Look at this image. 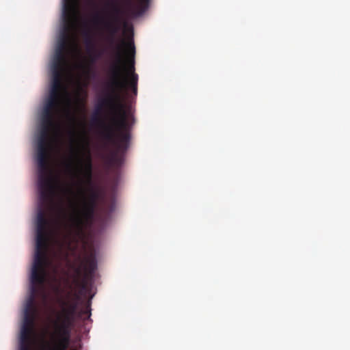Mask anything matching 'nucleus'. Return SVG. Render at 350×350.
Masks as SVG:
<instances>
[{
  "label": "nucleus",
  "mask_w": 350,
  "mask_h": 350,
  "mask_svg": "<svg viewBox=\"0 0 350 350\" xmlns=\"http://www.w3.org/2000/svg\"><path fill=\"white\" fill-rule=\"evenodd\" d=\"M111 12L105 18L96 14L93 17V23L100 26L105 33L108 49L115 57V62L109 69V79L107 83V92L100 98L96 107L97 110L107 108L112 114V126L105 129L104 138L114 144L118 151H125L130 140L129 125L127 113L123 102L122 95H127L129 91L136 96L137 94L138 75L135 72V45L133 40L120 44L116 42V34L121 25L125 24L122 18L123 9L116 0H110L108 4Z\"/></svg>",
  "instance_id": "nucleus-1"
},
{
  "label": "nucleus",
  "mask_w": 350,
  "mask_h": 350,
  "mask_svg": "<svg viewBox=\"0 0 350 350\" xmlns=\"http://www.w3.org/2000/svg\"><path fill=\"white\" fill-rule=\"evenodd\" d=\"M49 226L46 213L40 207L36 216V251L30 276V295L27 299L24 317L20 332L19 350H31L38 309L36 298L39 289L46 281L49 259L48 228ZM61 312L54 323V331L49 334L48 340H44L41 350H67L70 344V327L77 313L78 303L60 299Z\"/></svg>",
  "instance_id": "nucleus-2"
},
{
  "label": "nucleus",
  "mask_w": 350,
  "mask_h": 350,
  "mask_svg": "<svg viewBox=\"0 0 350 350\" xmlns=\"http://www.w3.org/2000/svg\"><path fill=\"white\" fill-rule=\"evenodd\" d=\"M89 195L84 198V191L80 189L83 200L80 208L76 204H71L72 213L68 216L64 209H60L59 223L66 232V237L72 241H77L85 236V230L90 228L94 221L97 202L100 197L98 189L91 187Z\"/></svg>",
  "instance_id": "nucleus-3"
},
{
  "label": "nucleus",
  "mask_w": 350,
  "mask_h": 350,
  "mask_svg": "<svg viewBox=\"0 0 350 350\" xmlns=\"http://www.w3.org/2000/svg\"><path fill=\"white\" fill-rule=\"evenodd\" d=\"M53 129L41 127L37 140L36 161L38 174L40 199L48 202L54 194L58 180L52 178L49 169L50 133Z\"/></svg>",
  "instance_id": "nucleus-4"
},
{
  "label": "nucleus",
  "mask_w": 350,
  "mask_h": 350,
  "mask_svg": "<svg viewBox=\"0 0 350 350\" xmlns=\"http://www.w3.org/2000/svg\"><path fill=\"white\" fill-rule=\"evenodd\" d=\"M64 27L59 36L55 50L70 53L74 46L71 32L76 21L75 0H64Z\"/></svg>",
  "instance_id": "nucleus-5"
},
{
  "label": "nucleus",
  "mask_w": 350,
  "mask_h": 350,
  "mask_svg": "<svg viewBox=\"0 0 350 350\" xmlns=\"http://www.w3.org/2000/svg\"><path fill=\"white\" fill-rule=\"evenodd\" d=\"M96 269L97 261L95 254L90 253L85 257L81 266L76 269V273L78 275H81L82 269L83 271V279L82 282L83 288H85L87 281L93 278Z\"/></svg>",
  "instance_id": "nucleus-6"
},
{
  "label": "nucleus",
  "mask_w": 350,
  "mask_h": 350,
  "mask_svg": "<svg viewBox=\"0 0 350 350\" xmlns=\"http://www.w3.org/2000/svg\"><path fill=\"white\" fill-rule=\"evenodd\" d=\"M75 157L77 159L78 163L80 165V168L79 169V172L83 175L85 183L89 185H92V163L90 157L89 156L86 161L83 163L81 160L79 159L77 155H75Z\"/></svg>",
  "instance_id": "nucleus-7"
},
{
  "label": "nucleus",
  "mask_w": 350,
  "mask_h": 350,
  "mask_svg": "<svg viewBox=\"0 0 350 350\" xmlns=\"http://www.w3.org/2000/svg\"><path fill=\"white\" fill-rule=\"evenodd\" d=\"M69 53L66 51L55 50L51 70H64V68L68 63V55Z\"/></svg>",
  "instance_id": "nucleus-8"
},
{
  "label": "nucleus",
  "mask_w": 350,
  "mask_h": 350,
  "mask_svg": "<svg viewBox=\"0 0 350 350\" xmlns=\"http://www.w3.org/2000/svg\"><path fill=\"white\" fill-rule=\"evenodd\" d=\"M52 82L50 92L57 94H61L63 90L62 77L64 70H51Z\"/></svg>",
  "instance_id": "nucleus-9"
},
{
  "label": "nucleus",
  "mask_w": 350,
  "mask_h": 350,
  "mask_svg": "<svg viewBox=\"0 0 350 350\" xmlns=\"http://www.w3.org/2000/svg\"><path fill=\"white\" fill-rule=\"evenodd\" d=\"M61 96V94L49 92V95L44 106L57 109L59 106Z\"/></svg>",
  "instance_id": "nucleus-10"
},
{
  "label": "nucleus",
  "mask_w": 350,
  "mask_h": 350,
  "mask_svg": "<svg viewBox=\"0 0 350 350\" xmlns=\"http://www.w3.org/2000/svg\"><path fill=\"white\" fill-rule=\"evenodd\" d=\"M85 44L87 46L88 51L89 52H93L92 53L90 57L92 62H94L96 60H97L99 57H101V55L104 53V50L96 51L95 50H93V44L90 38H87L85 40Z\"/></svg>",
  "instance_id": "nucleus-11"
},
{
  "label": "nucleus",
  "mask_w": 350,
  "mask_h": 350,
  "mask_svg": "<svg viewBox=\"0 0 350 350\" xmlns=\"http://www.w3.org/2000/svg\"><path fill=\"white\" fill-rule=\"evenodd\" d=\"M41 127L56 129L58 132L60 131V126L55 122V118H42Z\"/></svg>",
  "instance_id": "nucleus-12"
},
{
  "label": "nucleus",
  "mask_w": 350,
  "mask_h": 350,
  "mask_svg": "<svg viewBox=\"0 0 350 350\" xmlns=\"http://www.w3.org/2000/svg\"><path fill=\"white\" fill-rule=\"evenodd\" d=\"M56 110L55 109L44 106L42 118H55V111Z\"/></svg>",
  "instance_id": "nucleus-13"
},
{
  "label": "nucleus",
  "mask_w": 350,
  "mask_h": 350,
  "mask_svg": "<svg viewBox=\"0 0 350 350\" xmlns=\"http://www.w3.org/2000/svg\"><path fill=\"white\" fill-rule=\"evenodd\" d=\"M68 119H69V120L70 121V122L72 124V128L70 130L69 133L72 136V137H73L75 136V129H74V124L75 122V118L74 117V116H72V115L69 113L68 114Z\"/></svg>",
  "instance_id": "nucleus-14"
},
{
  "label": "nucleus",
  "mask_w": 350,
  "mask_h": 350,
  "mask_svg": "<svg viewBox=\"0 0 350 350\" xmlns=\"http://www.w3.org/2000/svg\"><path fill=\"white\" fill-rule=\"evenodd\" d=\"M90 303L88 302V305L86 306L85 308L83 310L81 313L84 314H88L89 317L90 316Z\"/></svg>",
  "instance_id": "nucleus-15"
},
{
  "label": "nucleus",
  "mask_w": 350,
  "mask_h": 350,
  "mask_svg": "<svg viewBox=\"0 0 350 350\" xmlns=\"http://www.w3.org/2000/svg\"><path fill=\"white\" fill-rule=\"evenodd\" d=\"M135 1L142 7L146 6L149 2V0H135Z\"/></svg>",
  "instance_id": "nucleus-16"
},
{
  "label": "nucleus",
  "mask_w": 350,
  "mask_h": 350,
  "mask_svg": "<svg viewBox=\"0 0 350 350\" xmlns=\"http://www.w3.org/2000/svg\"><path fill=\"white\" fill-rule=\"evenodd\" d=\"M112 160L116 163H119L120 162V159L118 157L117 154L115 153L112 157Z\"/></svg>",
  "instance_id": "nucleus-17"
},
{
  "label": "nucleus",
  "mask_w": 350,
  "mask_h": 350,
  "mask_svg": "<svg viewBox=\"0 0 350 350\" xmlns=\"http://www.w3.org/2000/svg\"><path fill=\"white\" fill-rule=\"evenodd\" d=\"M89 3H92L94 1V0H86Z\"/></svg>",
  "instance_id": "nucleus-18"
},
{
  "label": "nucleus",
  "mask_w": 350,
  "mask_h": 350,
  "mask_svg": "<svg viewBox=\"0 0 350 350\" xmlns=\"http://www.w3.org/2000/svg\"><path fill=\"white\" fill-rule=\"evenodd\" d=\"M69 168L71 167V164L70 163H68V165H67Z\"/></svg>",
  "instance_id": "nucleus-19"
},
{
  "label": "nucleus",
  "mask_w": 350,
  "mask_h": 350,
  "mask_svg": "<svg viewBox=\"0 0 350 350\" xmlns=\"http://www.w3.org/2000/svg\"><path fill=\"white\" fill-rule=\"evenodd\" d=\"M72 350H77V349H72Z\"/></svg>",
  "instance_id": "nucleus-20"
}]
</instances>
